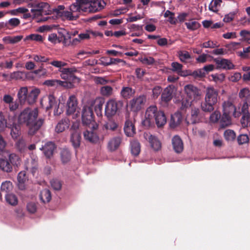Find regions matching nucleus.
<instances>
[{"mask_svg":"<svg viewBox=\"0 0 250 250\" xmlns=\"http://www.w3.org/2000/svg\"><path fill=\"white\" fill-rule=\"evenodd\" d=\"M222 2V0H212L209 5V10L214 12H217L218 7L221 6Z\"/></svg>","mask_w":250,"mask_h":250,"instance_id":"47","label":"nucleus"},{"mask_svg":"<svg viewBox=\"0 0 250 250\" xmlns=\"http://www.w3.org/2000/svg\"><path fill=\"white\" fill-rule=\"evenodd\" d=\"M235 136V133L232 130L228 129L224 132V137L227 141H233Z\"/></svg>","mask_w":250,"mask_h":250,"instance_id":"54","label":"nucleus"},{"mask_svg":"<svg viewBox=\"0 0 250 250\" xmlns=\"http://www.w3.org/2000/svg\"><path fill=\"white\" fill-rule=\"evenodd\" d=\"M81 140V133L72 132L71 133L70 141L75 148L80 147Z\"/></svg>","mask_w":250,"mask_h":250,"instance_id":"28","label":"nucleus"},{"mask_svg":"<svg viewBox=\"0 0 250 250\" xmlns=\"http://www.w3.org/2000/svg\"><path fill=\"white\" fill-rule=\"evenodd\" d=\"M185 25L188 29L191 31L197 30L201 27V24L198 21L192 20L185 22Z\"/></svg>","mask_w":250,"mask_h":250,"instance_id":"45","label":"nucleus"},{"mask_svg":"<svg viewBox=\"0 0 250 250\" xmlns=\"http://www.w3.org/2000/svg\"><path fill=\"white\" fill-rule=\"evenodd\" d=\"M83 137L86 141L92 144H96L99 143V137L94 130L92 131L86 130L83 132Z\"/></svg>","mask_w":250,"mask_h":250,"instance_id":"20","label":"nucleus"},{"mask_svg":"<svg viewBox=\"0 0 250 250\" xmlns=\"http://www.w3.org/2000/svg\"><path fill=\"white\" fill-rule=\"evenodd\" d=\"M220 123L222 128H225L231 125V115L223 112V115L220 118Z\"/></svg>","mask_w":250,"mask_h":250,"instance_id":"34","label":"nucleus"},{"mask_svg":"<svg viewBox=\"0 0 250 250\" xmlns=\"http://www.w3.org/2000/svg\"><path fill=\"white\" fill-rule=\"evenodd\" d=\"M121 143V139L120 137H115L111 139L108 143V148L113 151L116 150L120 146Z\"/></svg>","mask_w":250,"mask_h":250,"instance_id":"30","label":"nucleus"},{"mask_svg":"<svg viewBox=\"0 0 250 250\" xmlns=\"http://www.w3.org/2000/svg\"><path fill=\"white\" fill-rule=\"evenodd\" d=\"M172 144L173 149L176 153H179L183 151L184 149L183 143L179 136L175 135L172 138Z\"/></svg>","mask_w":250,"mask_h":250,"instance_id":"21","label":"nucleus"},{"mask_svg":"<svg viewBox=\"0 0 250 250\" xmlns=\"http://www.w3.org/2000/svg\"><path fill=\"white\" fill-rule=\"evenodd\" d=\"M13 167L7 159H0V169L3 172L10 173L13 171Z\"/></svg>","mask_w":250,"mask_h":250,"instance_id":"27","label":"nucleus"},{"mask_svg":"<svg viewBox=\"0 0 250 250\" xmlns=\"http://www.w3.org/2000/svg\"><path fill=\"white\" fill-rule=\"evenodd\" d=\"M192 102V101L189 100V99L187 97L183 98L181 101V110L183 111L186 110L187 108L191 106Z\"/></svg>","mask_w":250,"mask_h":250,"instance_id":"52","label":"nucleus"},{"mask_svg":"<svg viewBox=\"0 0 250 250\" xmlns=\"http://www.w3.org/2000/svg\"><path fill=\"white\" fill-rule=\"evenodd\" d=\"M123 106L122 101L111 99L107 102L105 104L104 114L108 118H111L120 110Z\"/></svg>","mask_w":250,"mask_h":250,"instance_id":"5","label":"nucleus"},{"mask_svg":"<svg viewBox=\"0 0 250 250\" xmlns=\"http://www.w3.org/2000/svg\"><path fill=\"white\" fill-rule=\"evenodd\" d=\"M60 18L63 21H73L77 20L79 18V15L72 13V12L70 10H65L62 12V14Z\"/></svg>","mask_w":250,"mask_h":250,"instance_id":"29","label":"nucleus"},{"mask_svg":"<svg viewBox=\"0 0 250 250\" xmlns=\"http://www.w3.org/2000/svg\"><path fill=\"white\" fill-rule=\"evenodd\" d=\"M94 81L97 84L101 85H105L109 82L108 80L101 77H96L94 79Z\"/></svg>","mask_w":250,"mask_h":250,"instance_id":"61","label":"nucleus"},{"mask_svg":"<svg viewBox=\"0 0 250 250\" xmlns=\"http://www.w3.org/2000/svg\"><path fill=\"white\" fill-rule=\"evenodd\" d=\"M105 103V100L102 98H97L94 101V109L98 116H102L103 115V106Z\"/></svg>","mask_w":250,"mask_h":250,"instance_id":"25","label":"nucleus"},{"mask_svg":"<svg viewBox=\"0 0 250 250\" xmlns=\"http://www.w3.org/2000/svg\"><path fill=\"white\" fill-rule=\"evenodd\" d=\"M62 162L65 164L67 163L71 159V153L67 149H63L61 152Z\"/></svg>","mask_w":250,"mask_h":250,"instance_id":"41","label":"nucleus"},{"mask_svg":"<svg viewBox=\"0 0 250 250\" xmlns=\"http://www.w3.org/2000/svg\"><path fill=\"white\" fill-rule=\"evenodd\" d=\"M220 118L221 114L218 111H215L210 116V121L212 123L217 122Z\"/></svg>","mask_w":250,"mask_h":250,"instance_id":"59","label":"nucleus"},{"mask_svg":"<svg viewBox=\"0 0 250 250\" xmlns=\"http://www.w3.org/2000/svg\"><path fill=\"white\" fill-rule=\"evenodd\" d=\"M183 120L182 115L180 112H176L171 116L169 126L174 128L179 125Z\"/></svg>","mask_w":250,"mask_h":250,"instance_id":"23","label":"nucleus"},{"mask_svg":"<svg viewBox=\"0 0 250 250\" xmlns=\"http://www.w3.org/2000/svg\"><path fill=\"white\" fill-rule=\"evenodd\" d=\"M171 70L176 72L181 76H186L188 75L187 72L182 70L183 65L177 62H173L171 63Z\"/></svg>","mask_w":250,"mask_h":250,"instance_id":"32","label":"nucleus"},{"mask_svg":"<svg viewBox=\"0 0 250 250\" xmlns=\"http://www.w3.org/2000/svg\"><path fill=\"white\" fill-rule=\"evenodd\" d=\"M31 58L37 62H48L50 59L44 56L34 54Z\"/></svg>","mask_w":250,"mask_h":250,"instance_id":"49","label":"nucleus"},{"mask_svg":"<svg viewBox=\"0 0 250 250\" xmlns=\"http://www.w3.org/2000/svg\"><path fill=\"white\" fill-rule=\"evenodd\" d=\"M101 94L106 97H109L113 94V89L109 85H104L101 87L100 89Z\"/></svg>","mask_w":250,"mask_h":250,"instance_id":"40","label":"nucleus"},{"mask_svg":"<svg viewBox=\"0 0 250 250\" xmlns=\"http://www.w3.org/2000/svg\"><path fill=\"white\" fill-rule=\"evenodd\" d=\"M105 3L100 0H85L84 1L85 12L95 13L99 12L104 9Z\"/></svg>","mask_w":250,"mask_h":250,"instance_id":"7","label":"nucleus"},{"mask_svg":"<svg viewBox=\"0 0 250 250\" xmlns=\"http://www.w3.org/2000/svg\"><path fill=\"white\" fill-rule=\"evenodd\" d=\"M5 198L6 202L12 206H16L18 204V198L17 196L13 193L6 194Z\"/></svg>","mask_w":250,"mask_h":250,"instance_id":"36","label":"nucleus"},{"mask_svg":"<svg viewBox=\"0 0 250 250\" xmlns=\"http://www.w3.org/2000/svg\"><path fill=\"white\" fill-rule=\"evenodd\" d=\"M200 109L198 108L192 107L191 111V120L192 124L198 123L200 120Z\"/></svg>","mask_w":250,"mask_h":250,"instance_id":"39","label":"nucleus"},{"mask_svg":"<svg viewBox=\"0 0 250 250\" xmlns=\"http://www.w3.org/2000/svg\"><path fill=\"white\" fill-rule=\"evenodd\" d=\"M13 98L9 94H5L3 96V101L7 104H9V108L11 111H14L16 110L19 106V104L15 102H13Z\"/></svg>","mask_w":250,"mask_h":250,"instance_id":"22","label":"nucleus"},{"mask_svg":"<svg viewBox=\"0 0 250 250\" xmlns=\"http://www.w3.org/2000/svg\"><path fill=\"white\" fill-rule=\"evenodd\" d=\"M135 90L130 87H123L121 91V96L125 99H130L135 94Z\"/></svg>","mask_w":250,"mask_h":250,"instance_id":"33","label":"nucleus"},{"mask_svg":"<svg viewBox=\"0 0 250 250\" xmlns=\"http://www.w3.org/2000/svg\"><path fill=\"white\" fill-rule=\"evenodd\" d=\"M24 40L25 41L30 40L35 41L39 42H42L43 41V39L41 35L36 34H30V35L26 36Z\"/></svg>","mask_w":250,"mask_h":250,"instance_id":"51","label":"nucleus"},{"mask_svg":"<svg viewBox=\"0 0 250 250\" xmlns=\"http://www.w3.org/2000/svg\"><path fill=\"white\" fill-rule=\"evenodd\" d=\"M145 137L154 151H158L161 150L162 144L157 137L150 134H146Z\"/></svg>","mask_w":250,"mask_h":250,"instance_id":"15","label":"nucleus"},{"mask_svg":"<svg viewBox=\"0 0 250 250\" xmlns=\"http://www.w3.org/2000/svg\"><path fill=\"white\" fill-rule=\"evenodd\" d=\"M27 210L31 213H34L37 211V206L35 203L30 202L27 204Z\"/></svg>","mask_w":250,"mask_h":250,"instance_id":"64","label":"nucleus"},{"mask_svg":"<svg viewBox=\"0 0 250 250\" xmlns=\"http://www.w3.org/2000/svg\"><path fill=\"white\" fill-rule=\"evenodd\" d=\"M40 93L38 88H31L28 90L27 87H21L18 91L17 96L20 104L23 105L26 103L29 104H34Z\"/></svg>","mask_w":250,"mask_h":250,"instance_id":"2","label":"nucleus"},{"mask_svg":"<svg viewBox=\"0 0 250 250\" xmlns=\"http://www.w3.org/2000/svg\"><path fill=\"white\" fill-rule=\"evenodd\" d=\"M48 104L46 106V110L54 107V114L55 115H59L62 112V110L59 108L60 103L58 104L57 101L55 96L53 95L50 94L48 97Z\"/></svg>","mask_w":250,"mask_h":250,"instance_id":"10","label":"nucleus"},{"mask_svg":"<svg viewBox=\"0 0 250 250\" xmlns=\"http://www.w3.org/2000/svg\"><path fill=\"white\" fill-rule=\"evenodd\" d=\"M223 112L233 115L234 117L240 116L241 113L236 111V107L230 101L224 102L223 104Z\"/></svg>","mask_w":250,"mask_h":250,"instance_id":"14","label":"nucleus"},{"mask_svg":"<svg viewBox=\"0 0 250 250\" xmlns=\"http://www.w3.org/2000/svg\"><path fill=\"white\" fill-rule=\"evenodd\" d=\"M35 8L31 9V12L32 13H34L35 15L41 16V17L40 20L42 21H46L49 20H53V17L47 16L43 17V15H50L51 13V10H46L45 8H48L49 6V4L46 2H42L37 4H36L33 6Z\"/></svg>","mask_w":250,"mask_h":250,"instance_id":"4","label":"nucleus"},{"mask_svg":"<svg viewBox=\"0 0 250 250\" xmlns=\"http://www.w3.org/2000/svg\"><path fill=\"white\" fill-rule=\"evenodd\" d=\"M93 118L92 108L89 106L84 107L83 109L82 115L83 124L89 126V127L93 128L95 130L97 128V125H95Z\"/></svg>","mask_w":250,"mask_h":250,"instance_id":"6","label":"nucleus"},{"mask_svg":"<svg viewBox=\"0 0 250 250\" xmlns=\"http://www.w3.org/2000/svg\"><path fill=\"white\" fill-rule=\"evenodd\" d=\"M213 61L218 68L230 70L234 67V65L232 62L228 59L218 58L214 59Z\"/></svg>","mask_w":250,"mask_h":250,"instance_id":"16","label":"nucleus"},{"mask_svg":"<svg viewBox=\"0 0 250 250\" xmlns=\"http://www.w3.org/2000/svg\"><path fill=\"white\" fill-rule=\"evenodd\" d=\"M17 149L21 152H24L26 148V143L22 139H19L15 144Z\"/></svg>","mask_w":250,"mask_h":250,"instance_id":"48","label":"nucleus"},{"mask_svg":"<svg viewBox=\"0 0 250 250\" xmlns=\"http://www.w3.org/2000/svg\"><path fill=\"white\" fill-rule=\"evenodd\" d=\"M218 92L213 87H208L206 90L205 100L216 104L218 101Z\"/></svg>","mask_w":250,"mask_h":250,"instance_id":"13","label":"nucleus"},{"mask_svg":"<svg viewBox=\"0 0 250 250\" xmlns=\"http://www.w3.org/2000/svg\"><path fill=\"white\" fill-rule=\"evenodd\" d=\"M10 123H7L6 120L2 112H0V132L3 131L5 127H8Z\"/></svg>","mask_w":250,"mask_h":250,"instance_id":"50","label":"nucleus"},{"mask_svg":"<svg viewBox=\"0 0 250 250\" xmlns=\"http://www.w3.org/2000/svg\"><path fill=\"white\" fill-rule=\"evenodd\" d=\"M173 90L170 87L165 88L161 95V99L163 101L167 102L172 98Z\"/></svg>","mask_w":250,"mask_h":250,"instance_id":"35","label":"nucleus"},{"mask_svg":"<svg viewBox=\"0 0 250 250\" xmlns=\"http://www.w3.org/2000/svg\"><path fill=\"white\" fill-rule=\"evenodd\" d=\"M179 57L181 61L185 62L186 60L191 58L189 53L188 51H180Z\"/></svg>","mask_w":250,"mask_h":250,"instance_id":"58","label":"nucleus"},{"mask_svg":"<svg viewBox=\"0 0 250 250\" xmlns=\"http://www.w3.org/2000/svg\"><path fill=\"white\" fill-rule=\"evenodd\" d=\"M249 141V138L246 134H241L237 137V142L239 145L247 143Z\"/></svg>","mask_w":250,"mask_h":250,"instance_id":"60","label":"nucleus"},{"mask_svg":"<svg viewBox=\"0 0 250 250\" xmlns=\"http://www.w3.org/2000/svg\"><path fill=\"white\" fill-rule=\"evenodd\" d=\"M40 197L43 203L49 202L51 199V194L50 190L47 189H43L40 192Z\"/></svg>","mask_w":250,"mask_h":250,"instance_id":"38","label":"nucleus"},{"mask_svg":"<svg viewBox=\"0 0 250 250\" xmlns=\"http://www.w3.org/2000/svg\"><path fill=\"white\" fill-rule=\"evenodd\" d=\"M39 111L37 108L26 107L22 110L18 118V123L27 126L30 135L35 134L44 122L43 118L38 119Z\"/></svg>","mask_w":250,"mask_h":250,"instance_id":"1","label":"nucleus"},{"mask_svg":"<svg viewBox=\"0 0 250 250\" xmlns=\"http://www.w3.org/2000/svg\"><path fill=\"white\" fill-rule=\"evenodd\" d=\"M124 132L128 137L133 136L136 133V128L132 121L127 119L125 123Z\"/></svg>","mask_w":250,"mask_h":250,"instance_id":"19","label":"nucleus"},{"mask_svg":"<svg viewBox=\"0 0 250 250\" xmlns=\"http://www.w3.org/2000/svg\"><path fill=\"white\" fill-rule=\"evenodd\" d=\"M70 121L67 118H65L62 119L57 125L55 131L58 133L62 132L65 130V129L68 128L69 126Z\"/></svg>","mask_w":250,"mask_h":250,"instance_id":"26","label":"nucleus"},{"mask_svg":"<svg viewBox=\"0 0 250 250\" xmlns=\"http://www.w3.org/2000/svg\"><path fill=\"white\" fill-rule=\"evenodd\" d=\"M61 72V76L62 79L67 80L68 81H72L73 83H79L80 82V79L77 77L69 76L63 72Z\"/></svg>","mask_w":250,"mask_h":250,"instance_id":"53","label":"nucleus"},{"mask_svg":"<svg viewBox=\"0 0 250 250\" xmlns=\"http://www.w3.org/2000/svg\"><path fill=\"white\" fill-rule=\"evenodd\" d=\"M146 96L143 94L132 99L129 103L131 110L134 112L140 110L145 105Z\"/></svg>","mask_w":250,"mask_h":250,"instance_id":"9","label":"nucleus"},{"mask_svg":"<svg viewBox=\"0 0 250 250\" xmlns=\"http://www.w3.org/2000/svg\"><path fill=\"white\" fill-rule=\"evenodd\" d=\"M41 150L47 159H50L53 155L56 146L52 142H48L41 147Z\"/></svg>","mask_w":250,"mask_h":250,"instance_id":"12","label":"nucleus"},{"mask_svg":"<svg viewBox=\"0 0 250 250\" xmlns=\"http://www.w3.org/2000/svg\"><path fill=\"white\" fill-rule=\"evenodd\" d=\"M66 113L67 115L74 114L78 108V102L75 96H70L67 101Z\"/></svg>","mask_w":250,"mask_h":250,"instance_id":"17","label":"nucleus"},{"mask_svg":"<svg viewBox=\"0 0 250 250\" xmlns=\"http://www.w3.org/2000/svg\"><path fill=\"white\" fill-rule=\"evenodd\" d=\"M72 81H62L59 80L58 81V86L63 87L65 88H72L74 85Z\"/></svg>","mask_w":250,"mask_h":250,"instance_id":"57","label":"nucleus"},{"mask_svg":"<svg viewBox=\"0 0 250 250\" xmlns=\"http://www.w3.org/2000/svg\"><path fill=\"white\" fill-rule=\"evenodd\" d=\"M85 0H76V1L69 6V10L72 13L80 15L81 12H85L84 1Z\"/></svg>","mask_w":250,"mask_h":250,"instance_id":"18","label":"nucleus"},{"mask_svg":"<svg viewBox=\"0 0 250 250\" xmlns=\"http://www.w3.org/2000/svg\"><path fill=\"white\" fill-rule=\"evenodd\" d=\"M8 128L10 129V134L13 139H17L21 134L20 125L16 123H13L12 124H9L7 126Z\"/></svg>","mask_w":250,"mask_h":250,"instance_id":"24","label":"nucleus"},{"mask_svg":"<svg viewBox=\"0 0 250 250\" xmlns=\"http://www.w3.org/2000/svg\"><path fill=\"white\" fill-rule=\"evenodd\" d=\"M23 38L22 36H17L14 37H6L3 38V40L9 43H16L20 42Z\"/></svg>","mask_w":250,"mask_h":250,"instance_id":"46","label":"nucleus"},{"mask_svg":"<svg viewBox=\"0 0 250 250\" xmlns=\"http://www.w3.org/2000/svg\"><path fill=\"white\" fill-rule=\"evenodd\" d=\"M184 91L187 97L193 102L197 101L200 99V90L193 84L186 85L184 86Z\"/></svg>","mask_w":250,"mask_h":250,"instance_id":"8","label":"nucleus"},{"mask_svg":"<svg viewBox=\"0 0 250 250\" xmlns=\"http://www.w3.org/2000/svg\"><path fill=\"white\" fill-rule=\"evenodd\" d=\"M8 160L13 168L18 167L20 166L21 161L19 156L15 153L9 154Z\"/></svg>","mask_w":250,"mask_h":250,"instance_id":"31","label":"nucleus"},{"mask_svg":"<svg viewBox=\"0 0 250 250\" xmlns=\"http://www.w3.org/2000/svg\"><path fill=\"white\" fill-rule=\"evenodd\" d=\"M77 71V69L75 68H63L61 72H64L69 76H75L74 74Z\"/></svg>","mask_w":250,"mask_h":250,"instance_id":"63","label":"nucleus"},{"mask_svg":"<svg viewBox=\"0 0 250 250\" xmlns=\"http://www.w3.org/2000/svg\"><path fill=\"white\" fill-rule=\"evenodd\" d=\"M215 104L205 100V102L201 104V106L202 110L206 112H210L214 110Z\"/></svg>","mask_w":250,"mask_h":250,"instance_id":"42","label":"nucleus"},{"mask_svg":"<svg viewBox=\"0 0 250 250\" xmlns=\"http://www.w3.org/2000/svg\"><path fill=\"white\" fill-rule=\"evenodd\" d=\"M140 144L137 140H133L130 142L131 152L132 155L137 156L140 152Z\"/></svg>","mask_w":250,"mask_h":250,"instance_id":"37","label":"nucleus"},{"mask_svg":"<svg viewBox=\"0 0 250 250\" xmlns=\"http://www.w3.org/2000/svg\"><path fill=\"white\" fill-rule=\"evenodd\" d=\"M50 183L52 188L56 190H60L62 188V182L58 179H53L50 181Z\"/></svg>","mask_w":250,"mask_h":250,"instance_id":"56","label":"nucleus"},{"mask_svg":"<svg viewBox=\"0 0 250 250\" xmlns=\"http://www.w3.org/2000/svg\"><path fill=\"white\" fill-rule=\"evenodd\" d=\"M13 188L12 183L9 181H5L2 183L1 185V190L2 191L9 193Z\"/></svg>","mask_w":250,"mask_h":250,"instance_id":"43","label":"nucleus"},{"mask_svg":"<svg viewBox=\"0 0 250 250\" xmlns=\"http://www.w3.org/2000/svg\"><path fill=\"white\" fill-rule=\"evenodd\" d=\"M242 117L241 119V123L244 127L250 125V113L249 111V106L247 103H245L241 108Z\"/></svg>","mask_w":250,"mask_h":250,"instance_id":"11","label":"nucleus"},{"mask_svg":"<svg viewBox=\"0 0 250 250\" xmlns=\"http://www.w3.org/2000/svg\"><path fill=\"white\" fill-rule=\"evenodd\" d=\"M145 116L149 123L154 119L158 127L163 126L167 123V118L165 113L162 111H158L155 105L150 106L147 108Z\"/></svg>","mask_w":250,"mask_h":250,"instance_id":"3","label":"nucleus"},{"mask_svg":"<svg viewBox=\"0 0 250 250\" xmlns=\"http://www.w3.org/2000/svg\"><path fill=\"white\" fill-rule=\"evenodd\" d=\"M164 17L166 18H168V21L171 24H175L176 23V21L174 18V14L169 10H167L165 14Z\"/></svg>","mask_w":250,"mask_h":250,"instance_id":"55","label":"nucleus"},{"mask_svg":"<svg viewBox=\"0 0 250 250\" xmlns=\"http://www.w3.org/2000/svg\"><path fill=\"white\" fill-rule=\"evenodd\" d=\"M21 23L20 20L16 18H11L6 23V26L8 29H12L18 26Z\"/></svg>","mask_w":250,"mask_h":250,"instance_id":"44","label":"nucleus"},{"mask_svg":"<svg viewBox=\"0 0 250 250\" xmlns=\"http://www.w3.org/2000/svg\"><path fill=\"white\" fill-rule=\"evenodd\" d=\"M64 9L65 7L64 5H58L56 8H54L53 9V12L56 14L58 17L60 18L62 14V12H64L65 11L64 10Z\"/></svg>","mask_w":250,"mask_h":250,"instance_id":"62","label":"nucleus"}]
</instances>
